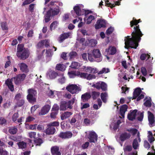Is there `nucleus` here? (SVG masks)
I'll return each instance as SVG.
<instances>
[{
	"mask_svg": "<svg viewBox=\"0 0 155 155\" xmlns=\"http://www.w3.org/2000/svg\"><path fill=\"white\" fill-rule=\"evenodd\" d=\"M77 55V53L74 51H72L69 54L70 58L71 59L75 58Z\"/></svg>",
	"mask_w": 155,
	"mask_h": 155,
	"instance_id": "nucleus-60",
	"label": "nucleus"
},
{
	"mask_svg": "<svg viewBox=\"0 0 155 155\" xmlns=\"http://www.w3.org/2000/svg\"><path fill=\"white\" fill-rule=\"evenodd\" d=\"M72 114L71 112H65L61 114V119L63 120L70 117Z\"/></svg>",
	"mask_w": 155,
	"mask_h": 155,
	"instance_id": "nucleus-24",
	"label": "nucleus"
},
{
	"mask_svg": "<svg viewBox=\"0 0 155 155\" xmlns=\"http://www.w3.org/2000/svg\"><path fill=\"white\" fill-rule=\"evenodd\" d=\"M105 152L109 154H112L114 153V149L110 146H107L105 147Z\"/></svg>",
	"mask_w": 155,
	"mask_h": 155,
	"instance_id": "nucleus-32",
	"label": "nucleus"
},
{
	"mask_svg": "<svg viewBox=\"0 0 155 155\" xmlns=\"http://www.w3.org/2000/svg\"><path fill=\"white\" fill-rule=\"evenodd\" d=\"M140 19L137 20L136 19L133 20L130 22V25L131 27H132L134 25L136 26L134 27V31L132 33V38H130L129 36L125 37L124 39L125 48H128L129 47L136 49L138 46V42L141 39V37L143 34H142L140 29L139 28V25H137L140 21Z\"/></svg>",
	"mask_w": 155,
	"mask_h": 155,
	"instance_id": "nucleus-1",
	"label": "nucleus"
},
{
	"mask_svg": "<svg viewBox=\"0 0 155 155\" xmlns=\"http://www.w3.org/2000/svg\"><path fill=\"white\" fill-rule=\"evenodd\" d=\"M130 136V134L124 133L121 134L120 138L121 141H124L127 139L129 138Z\"/></svg>",
	"mask_w": 155,
	"mask_h": 155,
	"instance_id": "nucleus-27",
	"label": "nucleus"
},
{
	"mask_svg": "<svg viewBox=\"0 0 155 155\" xmlns=\"http://www.w3.org/2000/svg\"><path fill=\"white\" fill-rule=\"evenodd\" d=\"M137 139L136 138L134 140L132 144L133 147L135 150L139 148L140 145L139 143L141 141V140L140 137L139 132L137 133Z\"/></svg>",
	"mask_w": 155,
	"mask_h": 155,
	"instance_id": "nucleus-9",
	"label": "nucleus"
},
{
	"mask_svg": "<svg viewBox=\"0 0 155 155\" xmlns=\"http://www.w3.org/2000/svg\"><path fill=\"white\" fill-rule=\"evenodd\" d=\"M60 73H57L54 71L49 70L47 73V76L49 79H53L58 76Z\"/></svg>",
	"mask_w": 155,
	"mask_h": 155,
	"instance_id": "nucleus-11",
	"label": "nucleus"
},
{
	"mask_svg": "<svg viewBox=\"0 0 155 155\" xmlns=\"http://www.w3.org/2000/svg\"><path fill=\"white\" fill-rule=\"evenodd\" d=\"M101 97L103 102L106 103L108 97L107 93L106 92L102 93L101 94Z\"/></svg>",
	"mask_w": 155,
	"mask_h": 155,
	"instance_id": "nucleus-33",
	"label": "nucleus"
},
{
	"mask_svg": "<svg viewBox=\"0 0 155 155\" xmlns=\"http://www.w3.org/2000/svg\"><path fill=\"white\" fill-rule=\"evenodd\" d=\"M24 103V100L20 99L19 100V101H18L16 102L17 105L19 107L23 105Z\"/></svg>",
	"mask_w": 155,
	"mask_h": 155,
	"instance_id": "nucleus-61",
	"label": "nucleus"
},
{
	"mask_svg": "<svg viewBox=\"0 0 155 155\" xmlns=\"http://www.w3.org/2000/svg\"><path fill=\"white\" fill-rule=\"evenodd\" d=\"M67 102L65 101H63L61 102V104L60 106V110H64L68 108V105L66 104Z\"/></svg>",
	"mask_w": 155,
	"mask_h": 155,
	"instance_id": "nucleus-37",
	"label": "nucleus"
},
{
	"mask_svg": "<svg viewBox=\"0 0 155 155\" xmlns=\"http://www.w3.org/2000/svg\"><path fill=\"white\" fill-rule=\"evenodd\" d=\"M59 123L58 122L54 121L49 123L48 125V126L53 127L54 126L57 127L59 126Z\"/></svg>",
	"mask_w": 155,
	"mask_h": 155,
	"instance_id": "nucleus-50",
	"label": "nucleus"
},
{
	"mask_svg": "<svg viewBox=\"0 0 155 155\" xmlns=\"http://www.w3.org/2000/svg\"><path fill=\"white\" fill-rule=\"evenodd\" d=\"M59 136L60 137L63 138H69L72 136V133L70 131L61 133L60 134Z\"/></svg>",
	"mask_w": 155,
	"mask_h": 155,
	"instance_id": "nucleus-20",
	"label": "nucleus"
},
{
	"mask_svg": "<svg viewBox=\"0 0 155 155\" xmlns=\"http://www.w3.org/2000/svg\"><path fill=\"white\" fill-rule=\"evenodd\" d=\"M1 26L3 30H8V26L6 22H2Z\"/></svg>",
	"mask_w": 155,
	"mask_h": 155,
	"instance_id": "nucleus-51",
	"label": "nucleus"
},
{
	"mask_svg": "<svg viewBox=\"0 0 155 155\" xmlns=\"http://www.w3.org/2000/svg\"><path fill=\"white\" fill-rule=\"evenodd\" d=\"M110 71L109 68H103L101 71H100L98 72V74H101L103 73H107L110 72Z\"/></svg>",
	"mask_w": 155,
	"mask_h": 155,
	"instance_id": "nucleus-46",
	"label": "nucleus"
},
{
	"mask_svg": "<svg viewBox=\"0 0 155 155\" xmlns=\"http://www.w3.org/2000/svg\"><path fill=\"white\" fill-rule=\"evenodd\" d=\"M55 130L54 127L49 126L46 130V133L48 134H53L55 132Z\"/></svg>",
	"mask_w": 155,
	"mask_h": 155,
	"instance_id": "nucleus-31",
	"label": "nucleus"
},
{
	"mask_svg": "<svg viewBox=\"0 0 155 155\" xmlns=\"http://www.w3.org/2000/svg\"><path fill=\"white\" fill-rule=\"evenodd\" d=\"M95 19L94 16L92 15H90L87 19L86 23L87 24H90L92 20H94Z\"/></svg>",
	"mask_w": 155,
	"mask_h": 155,
	"instance_id": "nucleus-47",
	"label": "nucleus"
},
{
	"mask_svg": "<svg viewBox=\"0 0 155 155\" xmlns=\"http://www.w3.org/2000/svg\"><path fill=\"white\" fill-rule=\"evenodd\" d=\"M106 22L105 20H98L95 25V28L96 29H99L101 28H104L106 26Z\"/></svg>",
	"mask_w": 155,
	"mask_h": 155,
	"instance_id": "nucleus-10",
	"label": "nucleus"
},
{
	"mask_svg": "<svg viewBox=\"0 0 155 155\" xmlns=\"http://www.w3.org/2000/svg\"><path fill=\"white\" fill-rule=\"evenodd\" d=\"M87 75V73H82L78 72V77L80 78L86 79Z\"/></svg>",
	"mask_w": 155,
	"mask_h": 155,
	"instance_id": "nucleus-55",
	"label": "nucleus"
},
{
	"mask_svg": "<svg viewBox=\"0 0 155 155\" xmlns=\"http://www.w3.org/2000/svg\"><path fill=\"white\" fill-rule=\"evenodd\" d=\"M17 144L18 146L19 149H23L25 148L26 147V143L23 141L18 142Z\"/></svg>",
	"mask_w": 155,
	"mask_h": 155,
	"instance_id": "nucleus-36",
	"label": "nucleus"
},
{
	"mask_svg": "<svg viewBox=\"0 0 155 155\" xmlns=\"http://www.w3.org/2000/svg\"><path fill=\"white\" fill-rule=\"evenodd\" d=\"M65 66L63 64H58L56 66V68L57 70L61 71H64L65 70Z\"/></svg>",
	"mask_w": 155,
	"mask_h": 155,
	"instance_id": "nucleus-41",
	"label": "nucleus"
},
{
	"mask_svg": "<svg viewBox=\"0 0 155 155\" xmlns=\"http://www.w3.org/2000/svg\"><path fill=\"white\" fill-rule=\"evenodd\" d=\"M68 74L70 78H75L76 76H78V71H72L68 72Z\"/></svg>",
	"mask_w": 155,
	"mask_h": 155,
	"instance_id": "nucleus-34",
	"label": "nucleus"
},
{
	"mask_svg": "<svg viewBox=\"0 0 155 155\" xmlns=\"http://www.w3.org/2000/svg\"><path fill=\"white\" fill-rule=\"evenodd\" d=\"M75 100V97L73 98L71 100L69 101L68 102H67L66 104L68 105V108L71 109V106L74 103Z\"/></svg>",
	"mask_w": 155,
	"mask_h": 155,
	"instance_id": "nucleus-43",
	"label": "nucleus"
},
{
	"mask_svg": "<svg viewBox=\"0 0 155 155\" xmlns=\"http://www.w3.org/2000/svg\"><path fill=\"white\" fill-rule=\"evenodd\" d=\"M23 99L22 98V95L20 94H17L15 97V99L16 102L18 101H19V100L20 99Z\"/></svg>",
	"mask_w": 155,
	"mask_h": 155,
	"instance_id": "nucleus-62",
	"label": "nucleus"
},
{
	"mask_svg": "<svg viewBox=\"0 0 155 155\" xmlns=\"http://www.w3.org/2000/svg\"><path fill=\"white\" fill-rule=\"evenodd\" d=\"M86 136L89 139L90 142L94 143L97 141V136L94 131H88L86 132Z\"/></svg>",
	"mask_w": 155,
	"mask_h": 155,
	"instance_id": "nucleus-7",
	"label": "nucleus"
},
{
	"mask_svg": "<svg viewBox=\"0 0 155 155\" xmlns=\"http://www.w3.org/2000/svg\"><path fill=\"white\" fill-rule=\"evenodd\" d=\"M91 97V94L90 92H86L82 95L81 98L84 102L88 101Z\"/></svg>",
	"mask_w": 155,
	"mask_h": 155,
	"instance_id": "nucleus-23",
	"label": "nucleus"
},
{
	"mask_svg": "<svg viewBox=\"0 0 155 155\" xmlns=\"http://www.w3.org/2000/svg\"><path fill=\"white\" fill-rule=\"evenodd\" d=\"M18 117V112L15 113L13 115L12 119L13 121L15 122L17 118Z\"/></svg>",
	"mask_w": 155,
	"mask_h": 155,
	"instance_id": "nucleus-58",
	"label": "nucleus"
},
{
	"mask_svg": "<svg viewBox=\"0 0 155 155\" xmlns=\"http://www.w3.org/2000/svg\"><path fill=\"white\" fill-rule=\"evenodd\" d=\"M127 106L126 104L123 105L120 108V115L122 117H124V114L125 112L127 111Z\"/></svg>",
	"mask_w": 155,
	"mask_h": 155,
	"instance_id": "nucleus-29",
	"label": "nucleus"
},
{
	"mask_svg": "<svg viewBox=\"0 0 155 155\" xmlns=\"http://www.w3.org/2000/svg\"><path fill=\"white\" fill-rule=\"evenodd\" d=\"M96 78L95 75L87 73V75L86 79L88 80H90L92 79H95Z\"/></svg>",
	"mask_w": 155,
	"mask_h": 155,
	"instance_id": "nucleus-54",
	"label": "nucleus"
},
{
	"mask_svg": "<svg viewBox=\"0 0 155 155\" xmlns=\"http://www.w3.org/2000/svg\"><path fill=\"white\" fill-rule=\"evenodd\" d=\"M144 94L143 93L139 88H136L134 93L133 98L135 99L137 98V101H139L143 99L144 97Z\"/></svg>",
	"mask_w": 155,
	"mask_h": 155,
	"instance_id": "nucleus-8",
	"label": "nucleus"
},
{
	"mask_svg": "<svg viewBox=\"0 0 155 155\" xmlns=\"http://www.w3.org/2000/svg\"><path fill=\"white\" fill-rule=\"evenodd\" d=\"M17 131L18 129L15 127H10L8 130L9 132L12 134H16Z\"/></svg>",
	"mask_w": 155,
	"mask_h": 155,
	"instance_id": "nucleus-38",
	"label": "nucleus"
},
{
	"mask_svg": "<svg viewBox=\"0 0 155 155\" xmlns=\"http://www.w3.org/2000/svg\"><path fill=\"white\" fill-rule=\"evenodd\" d=\"M58 76L59 77L58 79V82L61 84L64 83L65 82L66 79L64 76V73L63 72L59 73Z\"/></svg>",
	"mask_w": 155,
	"mask_h": 155,
	"instance_id": "nucleus-30",
	"label": "nucleus"
},
{
	"mask_svg": "<svg viewBox=\"0 0 155 155\" xmlns=\"http://www.w3.org/2000/svg\"><path fill=\"white\" fill-rule=\"evenodd\" d=\"M46 54L47 60L48 61H50L51 59V57L52 56L53 54L51 50L49 49L47 50L46 51Z\"/></svg>",
	"mask_w": 155,
	"mask_h": 155,
	"instance_id": "nucleus-40",
	"label": "nucleus"
},
{
	"mask_svg": "<svg viewBox=\"0 0 155 155\" xmlns=\"http://www.w3.org/2000/svg\"><path fill=\"white\" fill-rule=\"evenodd\" d=\"M5 147L4 143L0 140V155H12L11 153L9 154L8 151L3 149V148Z\"/></svg>",
	"mask_w": 155,
	"mask_h": 155,
	"instance_id": "nucleus-13",
	"label": "nucleus"
},
{
	"mask_svg": "<svg viewBox=\"0 0 155 155\" xmlns=\"http://www.w3.org/2000/svg\"><path fill=\"white\" fill-rule=\"evenodd\" d=\"M93 55L91 54L88 53V59L91 62H92L94 61V58H99L97 62H99L102 60L101 53L99 49H94L92 51Z\"/></svg>",
	"mask_w": 155,
	"mask_h": 155,
	"instance_id": "nucleus-3",
	"label": "nucleus"
},
{
	"mask_svg": "<svg viewBox=\"0 0 155 155\" xmlns=\"http://www.w3.org/2000/svg\"><path fill=\"white\" fill-rule=\"evenodd\" d=\"M20 70L26 73L29 70L27 65L25 63H21L19 64Z\"/></svg>",
	"mask_w": 155,
	"mask_h": 155,
	"instance_id": "nucleus-22",
	"label": "nucleus"
},
{
	"mask_svg": "<svg viewBox=\"0 0 155 155\" xmlns=\"http://www.w3.org/2000/svg\"><path fill=\"white\" fill-rule=\"evenodd\" d=\"M148 119L149 121V125L150 127L155 125L154 117L153 115L150 112L148 111Z\"/></svg>",
	"mask_w": 155,
	"mask_h": 155,
	"instance_id": "nucleus-12",
	"label": "nucleus"
},
{
	"mask_svg": "<svg viewBox=\"0 0 155 155\" xmlns=\"http://www.w3.org/2000/svg\"><path fill=\"white\" fill-rule=\"evenodd\" d=\"M51 151L53 155H61V154L59 150V147L57 146L52 147Z\"/></svg>",
	"mask_w": 155,
	"mask_h": 155,
	"instance_id": "nucleus-21",
	"label": "nucleus"
},
{
	"mask_svg": "<svg viewBox=\"0 0 155 155\" xmlns=\"http://www.w3.org/2000/svg\"><path fill=\"white\" fill-rule=\"evenodd\" d=\"M28 136L31 138H35L36 133L35 132H31L28 133Z\"/></svg>",
	"mask_w": 155,
	"mask_h": 155,
	"instance_id": "nucleus-56",
	"label": "nucleus"
},
{
	"mask_svg": "<svg viewBox=\"0 0 155 155\" xmlns=\"http://www.w3.org/2000/svg\"><path fill=\"white\" fill-rule=\"evenodd\" d=\"M60 10L58 7H57V8H55L54 9H51L50 10L48 11L49 12V13L51 14L52 15H57L59 13Z\"/></svg>",
	"mask_w": 155,
	"mask_h": 155,
	"instance_id": "nucleus-28",
	"label": "nucleus"
},
{
	"mask_svg": "<svg viewBox=\"0 0 155 155\" xmlns=\"http://www.w3.org/2000/svg\"><path fill=\"white\" fill-rule=\"evenodd\" d=\"M58 22L57 21L53 22L50 25V30L52 31L58 25Z\"/></svg>",
	"mask_w": 155,
	"mask_h": 155,
	"instance_id": "nucleus-42",
	"label": "nucleus"
},
{
	"mask_svg": "<svg viewBox=\"0 0 155 155\" xmlns=\"http://www.w3.org/2000/svg\"><path fill=\"white\" fill-rule=\"evenodd\" d=\"M84 69L85 71L90 73H96L98 72L97 68H93L90 67H85Z\"/></svg>",
	"mask_w": 155,
	"mask_h": 155,
	"instance_id": "nucleus-26",
	"label": "nucleus"
},
{
	"mask_svg": "<svg viewBox=\"0 0 155 155\" xmlns=\"http://www.w3.org/2000/svg\"><path fill=\"white\" fill-rule=\"evenodd\" d=\"M47 94L50 97L53 98L54 97V93L52 90L48 89L47 91Z\"/></svg>",
	"mask_w": 155,
	"mask_h": 155,
	"instance_id": "nucleus-52",
	"label": "nucleus"
},
{
	"mask_svg": "<svg viewBox=\"0 0 155 155\" xmlns=\"http://www.w3.org/2000/svg\"><path fill=\"white\" fill-rule=\"evenodd\" d=\"M49 41L48 40L41 41L39 42L38 45L37 47L38 48H43L44 46L46 47H48L49 45Z\"/></svg>",
	"mask_w": 155,
	"mask_h": 155,
	"instance_id": "nucleus-17",
	"label": "nucleus"
},
{
	"mask_svg": "<svg viewBox=\"0 0 155 155\" xmlns=\"http://www.w3.org/2000/svg\"><path fill=\"white\" fill-rule=\"evenodd\" d=\"M67 90L72 94H77L81 91L80 87L77 86L75 84H70L66 87Z\"/></svg>",
	"mask_w": 155,
	"mask_h": 155,
	"instance_id": "nucleus-5",
	"label": "nucleus"
},
{
	"mask_svg": "<svg viewBox=\"0 0 155 155\" xmlns=\"http://www.w3.org/2000/svg\"><path fill=\"white\" fill-rule=\"evenodd\" d=\"M28 94L27 96V98L29 101L31 103L36 101V91L33 89H30L28 90Z\"/></svg>",
	"mask_w": 155,
	"mask_h": 155,
	"instance_id": "nucleus-6",
	"label": "nucleus"
},
{
	"mask_svg": "<svg viewBox=\"0 0 155 155\" xmlns=\"http://www.w3.org/2000/svg\"><path fill=\"white\" fill-rule=\"evenodd\" d=\"M70 67L73 68H78L80 67V64L78 62H72Z\"/></svg>",
	"mask_w": 155,
	"mask_h": 155,
	"instance_id": "nucleus-49",
	"label": "nucleus"
},
{
	"mask_svg": "<svg viewBox=\"0 0 155 155\" xmlns=\"http://www.w3.org/2000/svg\"><path fill=\"white\" fill-rule=\"evenodd\" d=\"M137 110H134L133 111L130 110V113L128 114L127 117L129 120L133 121L136 118L137 115Z\"/></svg>",
	"mask_w": 155,
	"mask_h": 155,
	"instance_id": "nucleus-15",
	"label": "nucleus"
},
{
	"mask_svg": "<svg viewBox=\"0 0 155 155\" xmlns=\"http://www.w3.org/2000/svg\"><path fill=\"white\" fill-rule=\"evenodd\" d=\"M101 82H98L93 84L92 87L96 88L97 89H99L101 88Z\"/></svg>",
	"mask_w": 155,
	"mask_h": 155,
	"instance_id": "nucleus-57",
	"label": "nucleus"
},
{
	"mask_svg": "<svg viewBox=\"0 0 155 155\" xmlns=\"http://www.w3.org/2000/svg\"><path fill=\"white\" fill-rule=\"evenodd\" d=\"M150 58V55L148 54H142L140 57V59L142 60H145L146 59L147 60Z\"/></svg>",
	"mask_w": 155,
	"mask_h": 155,
	"instance_id": "nucleus-44",
	"label": "nucleus"
},
{
	"mask_svg": "<svg viewBox=\"0 0 155 155\" xmlns=\"http://www.w3.org/2000/svg\"><path fill=\"white\" fill-rule=\"evenodd\" d=\"M114 30V28L112 27L109 28L106 31V34L107 35L111 34Z\"/></svg>",
	"mask_w": 155,
	"mask_h": 155,
	"instance_id": "nucleus-63",
	"label": "nucleus"
},
{
	"mask_svg": "<svg viewBox=\"0 0 155 155\" xmlns=\"http://www.w3.org/2000/svg\"><path fill=\"white\" fill-rule=\"evenodd\" d=\"M89 145V143L88 142H86L81 145V147L83 149H87Z\"/></svg>",
	"mask_w": 155,
	"mask_h": 155,
	"instance_id": "nucleus-64",
	"label": "nucleus"
},
{
	"mask_svg": "<svg viewBox=\"0 0 155 155\" xmlns=\"http://www.w3.org/2000/svg\"><path fill=\"white\" fill-rule=\"evenodd\" d=\"M127 130L130 132L131 134L133 135H134L135 134H136L138 133L139 131H138V130L135 129V128H130L128 129H127Z\"/></svg>",
	"mask_w": 155,
	"mask_h": 155,
	"instance_id": "nucleus-45",
	"label": "nucleus"
},
{
	"mask_svg": "<svg viewBox=\"0 0 155 155\" xmlns=\"http://www.w3.org/2000/svg\"><path fill=\"white\" fill-rule=\"evenodd\" d=\"M100 94V93L95 91H92L91 92V97L94 100H95L98 97Z\"/></svg>",
	"mask_w": 155,
	"mask_h": 155,
	"instance_id": "nucleus-39",
	"label": "nucleus"
},
{
	"mask_svg": "<svg viewBox=\"0 0 155 155\" xmlns=\"http://www.w3.org/2000/svg\"><path fill=\"white\" fill-rule=\"evenodd\" d=\"M84 6L82 5H77L74 8L75 12L78 16L83 15L84 14L85 15L88 13V11H86L83 8Z\"/></svg>",
	"mask_w": 155,
	"mask_h": 155,
	"instance_id": "nucleus-4",
	"label": "nucleus"
},
{
	"mask_svg": "<svg viewBox=\"0 0 155 155\" xmlns=\"http://www.w3.org/2000/svg\"><path fill=\"white\" fill-rule=\"evenodd\" d=\"M89 43L92 47H94L97 44V41L96 40L91 39L89 41Z\"/></svg>",
	"mask_w": 155,
	"mask_h": 155,
	"instance_id": "nucleus-59",
	"label": "nucleus"
},
{
	"mask_svg": "<svg viewBox=\"0 0 155 155\" xmlns=\"http://www.w3.org/2000/svg\"><path fill=\"white\" fill-rule=\"evenodd\" d=\"M25 77V74H19L17 77L14 78L15 83L16 84H18L20 82L24 80Z\"/></svg>",
	"mask_w": 155,
	"mask_h": 155,
	"instance_id": "nucleus-16",
	"label": "nucleus"
},
{
	"mask_svg": "<svg viewBox=\"0 0 155 155\" xmlns=\"http://www.w3.org/2000/svg\"><path fill=\"white\" fill-rule=\"evenodd\" d=\"M50 108V107L49 105H45L42 108L41 112L39 113V115H42L46 114L48 112Z\"/></svg>",
	"mask_w": 155,
	"mask_h": 155,
	"instance_id": "nucleus-19",
	"label": "nucleus"
},
{
	"mask_svg": "<svg viewBox=\"0 0 155 155\" xmlns=\"http://www.w3.org/2000/svg\"><path fill=\"white\" fill-rule=\"evenodd\" d=\"M116 51V48L114 46H110L105 50V52L107 54L112 55L115 54Z\"/></svg>",
	"mask_w": 155,
	"mask_h": 155,
	"instance_id": "nucleus-18",
	"label": "nucleus"
},
{
	"mask_svg": "<svg viewBox=\"0 0 155 155\" xmlns=\"http://www.w3.org/2000/svg\"><path fill=\"white\" fill-rule=\"evenodd\" d=\"M84 123L87 126L91 125L93 124L92 121L87 118H85L84 120Z\"/></svg>",
	"mask_w": 155,
	"mask_h": 155,
	"instance_id": "nucleus-48",
	"label": "nucleus"
},
{
	"mask_svg": "<svg viewBox=\"0 0 155 155\" xmlns=\"http://www.w3.org/2000/svg\"><path fill=\"white\" fill-rule=\"evenodd\" d=\"M29 54V50L27 49L24 48L23 45H18L16 55L19 58L25 60L28 57Z\"/></svg>",
	"mask_w": 155,
	"mask_h": 155,
	"instance_id": "nucleus-2",
	"label": "nucleus"
},
{
	"mask_svg": "<svg viewBox=\"0 0 155 155\" xmlns=\"http://www.w3.org/2000/svg\"><path fill=\"white\" fill-rule=\"evenodd\" d=\"M144 101H145L144 103V105L147 107H150L151 106V100L150 97H146L145 98Z\"/></svg>",
	"mask_w": 155,
	"mask_h": 155,
	"instance_id": "nucleus-35",
	"label": "nucleus"
},
{
	"mask_svg": "<svg viewBox=\"0 0 155 155\" xmlns=\"http://www.w3.org/2000/svg\"><path fill=\"white\" fill-rule=\"evenodd\" d=\"M71 33H67L62 34L59 38L58 41L60 43L62 42L65 39L68 38H71Z\"/></svg>",
	"mask_w": 155,
	"mask_h": 155,
	"instance_id": "nucleus-14",
	"label": "nucleus"
},
{
	"mask_svg": "<svg viewBox=\"0 0 155 155\" xmlns=\"http://www.w3.org/2000/svg\"><path fill=\"white\" fill-rule=\"evenodd\" d=\"M52 15L49 13V12H48L47 14L45 16V20L46 22H48L50 20V17Z\"/></svg>",
	"mask_w": 155,
	"mask_h": 155,
	"instance_id": "nucleus-53",
	"label": "nucleus"
},
{
	"mask_svg": "<svg viewBox=\"0 0 155 155\" xmlns=\"http://www.w3.org/2000/svg\"><path fill=\"white\" fill-rule=\"evenodd\" d=\"M5 83L11 91H12L14 90V86L12 84V81L11 80L9 79H7L5 81Z\"/></svg>",
	"mask_w": 155,
	"mask_h": 155,
	"instance_id": "nucleus-25",
	"label": "nucleus"
}]
</instances>
